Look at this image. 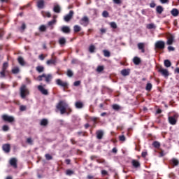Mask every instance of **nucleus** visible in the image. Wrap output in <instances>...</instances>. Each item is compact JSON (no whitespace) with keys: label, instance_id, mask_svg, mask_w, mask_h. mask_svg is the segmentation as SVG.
<instances>
[{"label":"nucleus","instance_id":"f257e3e1","mask_svg":"<svg viewBox=\"0 0 179 179\" xmlns=\"http://www.w3.org/2000/svg\"><path fill=\"white\" fill-rule=\"evenodd\" d=\"M68 107L69 105L65 101H59L56 106V108L59 110L60 114L62 115L65 114V113H66V110L69 111L68 114H69L70 113H72V109Z\"/></svg>","mask_w":179,"mask_h":179},{"label":"nucleus","instance_id":"f03ea898","mask_svg":"<svg viewBox=\"0 0 179 179\" xmlns=\"http://www.w3.org/2000/svg\"><path fill=\"white\" fill-rule=\"evenodd\" d=\"M20 97L22 99H26V96L30 94V91L29 90V88H27V86H26V85H21L20 88Z\"/></svg>","mask_w":179,"mask_h":179},{"label":"nucleus","instance_id":"7ed1b4c3","mask_svg":"<svg viewBox=\"0 0 179 179\" xmlns=\"http://www.w3.org/2000/svg\"><path fill=\"white\" fill-rule=\"evenodd\" d=\"M157 50H164L166 48V43L164 41H157L155 44Z\"/></svg>","mask_w":179,"mask_h":179},{"label":"nucleus","instance_id":"20e7f679","mask_svg":"<svg viewBox=\"0 0 179 179\" xmlns=\"http://www.w3.org/2000/svg\"><path fill=\"white\" fill-rule=\"evenodd\" d=\"M1 118L4 122H9L10 124L15 122V117L13 116H9L4 114L1 116Z\"/></svg>","mask_w":179,"mask_h":179},{"label":"nucleus","instance_id":"39448f33","mask_svg":"<svg viewBox=\"0 0 179 179\" xmlns=\"http://www.w3.org/2000/svg\"><path fill=\"white\" fill-rule=\"evenodd\" d=\"M56 82V85H57V86H61V87H64L65 89H68V86H69V84L68 83L66 82H64L62 81V80L61 79H57L55 80Z\"/></svg>","mask_w":179,"mask_h":179},{"label":"nucleus","instance_id":"423d86ee","mask_svg":"<svg viewBox=\"0 0 179 179\" xmlns=\"http://www.w3.org/2000/svg\"><path fill=\"white\" fill-rule=\"evenodd\" d=\"M89 17L87 16H84L81 20H80V24L82 26H84V27H86L89 25Z\"/></svg>","mask_w":179,"mask_h":179},{"label":"nucleus","instance_id":"0eeeda50","mask_svg":"<svg viewBox=\"0 0 179 179\" xmlns=\"http://www.w3.org/2000/svg\"><path fill=\"white\" fill-rule=\"evenodd\" d=\"M47 65H57V57L54 56V54L52 55L51 59H48L46 62Z\"/></svg>","mask_w":179,"mask_h":179},{"label":"nucleus","instance_id":"6e6552de","mask_svg":"<svg viewBox=\"0 0 179 179\" xmlns=\"http://www.w3.org/2000/svg\"><path fill=\"white\" fill-rule=\"evenodd\" d=\"M158 72H159V73H162V76H164L165 78L169 77V75H170V73H169V70L163 69V67H159L158 69Z\"/></svg>","mask_w":179,"mask_h":179},{"label":"nucleus","instance_id":"1a4fd4ad","mask_svg":"<svg viewBox=\"0 0 179 179\" xmlns=\"http://www.w3.org/2000/svg\"><path fill=\"white\" fill-rule=\"evenodd\" d=\"M174 35L169 34L166 41L167 45H173V44L174 43Z\"/></svg>","mask_w":179,"mask_h":179},{"label":"nucleus","instance_id":"9d476101","mask_svg":"<svg viewBox=\"0 0 179 179\" xmlns=\"http://www.w3.org/2000/svg\"><path fill=\"white\" fill-rule=\"evenodd\" d=\"M146 45V43H138L137 44L138 49L142 52V54H145L146 50H145V47Z\"/></svg>","mask_w":179,"mask_h":179},{"label":"nucleus","instance_id":"9b49d317","mask_svg":"<svg viewBox=\"0 0 179 179\" xmlns=\"http://www.w3.org/2000/svg\"><path fill=\"white\" fill-rule=\"evenodd\" d=\"M73 10H70L69 14H67L66 16L64 17V22H70V20L73 17Z\"/></svg>","mask_w":179,"mask_h":179},{"label":"nucleus","instance_id":"f8f14e48","mask_svg":"<svg viewBox=\"0 0 179 179\" xmlns=\"http://www.w3.org/2000/svg\"><path fill=\"white\" fill-rule=\"evenodd\" d=\"M38 90L41 92V93L44 96H48V90H46L45 88H44L43 85H38Z\"/></svg>","mask_w":179,"mask_h":179},{"label":"nucleus","instance_id":"ddd939ff","mask_svg":"<svg viewBox=\"0 0 179 179\" xmlns=\"http://www.w3.org/2000/svg\"><path fill=\"white\" fill-rule=\"evenodd\" d=\"M43 78H45V82L46 83H51V81L52 80V74H43Z\"/></svg>","mask_w":179,"mask_h":179},{"label":"nucleus","instance_id":"4468645a","mask_svg":"<svg viewBox=\"0 0 179 179\" xmlns=\"http://www.w3.org/2000/svg\"><path fill=\"white\" fill-rule=\"evenodd\" d=\"M2 150H3L5 153H9L10 152V144L9 143L3 144Z\"/></svg>","mask_w":179,"mask_h":179},{"label":"nucleus","instance_id":"2eb2a0df","mask_svg":"<svg viewBox=\"0 0 179 179\" xmlns=\"http://www.w3.org/2000/svg\"><path fill=\"white\" fill-rule=\"evenodd\" d=\"M61 31L64 34H69L71 33V27L69 26H63L61 27Z\"/></svg>","mask_w":179,"mask_h":179},{"label":"nucleus","instance_id":"dca6fc26","mask_svg":"<svg viewBox=\"0 0 179 179\" xmlns=\"http://www.w3.org/2000/svg\"><path fill=\"white\" fill-rule=\"evenodd\" d=\"M168 120L171 125H176V124H177V119L176 118V115H174V116H169Z\"/></svg>","mask_w":179,"mask_h":179},{"label":"nucleus","instance_id":"f3484780","mask_svg":"<svg viewBox=\"0 0 179 179\" xmlns=\"http://www.w3.org/2000/svg\"><path fill=\"white\" fill-rule=\"evenodd\" d=\"M169 164H171V166H173V167H176L178 166L179 161L178 159H177V158H173L171 160H169Z\"/></svg>","mask_w":179,"mask_h":179},{"label":"nucleus","instance_id":"a211bd4d","mask_svg":"<svg viewBox=\"0 0 179 179\" xmlns=\"http://www.w3.org/2000/svg\"><path fill=\"white\" fill-rule=\"evenodd\" d=\"M10 165L14 169H17V160L15 158H12L10 159Z\"/></svg>","mask_w":179,"mask_h":179},{"label":"nucleus","instance_id":"6ab92c4d","mask_svg":"<svg viewBox=\"0 0 179 179\" xmlns=\"http://www.w3.org/2000/svg\"><path fill=\"white\" fill-rule=\"evenodd\" d=\"M96 139H103V136H104V132L103 131V130H98L96 132Z\"/></svg>","mask_w":179,"mask_h":179},{"label":"nucleus","instance_id":"aec40b11","mask_svg":"<svg viewBox=\"0 0 179 179\" xmlns=\"http://www.w3.org/2000/svg\"><path fill=\"white\" fill-rule=\"evenodd\" d=\"M131 164L134 166L135 169H138V167H141V163L138 162L136 159H133L131 161Z\"/></svg>","mask_w":179,"mask_h":179},{"label":"nucleus","instance_id":"412c9836","mask_svg":"<svg viewBox=\"0 0 179 179\" xmlns=\"http://www.w3.org/2000/svg\"><path fill=\"white\" fill-rule=\"evenodd\" d=\"M37 7L39 9H44V0H39L37 1Z\"/></svg>","mask_w":179,"mask_h":179},{"label":"nucleus","instance_id":"4be33fe9","mask_svg":"<svg viewBox=\"0 0 179 179\" xmlns=\"http://www.w3.org/2000/svg\"><path fill=\"white\" fill-rule=\"evenodd\" d=\"M130 72L131 71L129 69H124L121 71V75H122V76H128Z\"/></svg>","mask_w":179,"mask_h":179},{"label":"nucleus","instance_id":"5701e85b","mask_svg":"<svg viewBox=\"0 0 179 179\" xmlns=\"http://www.w3.org/2000/svg\"><path fill=\"white\" fill-rule=\"evenodd\" d=\"M164 10V8H163V6H157L156 8V12L159 15H162V13H163Z\"/></svg>","mask_w":179,"mask_h":179},{"label":"nucleus","instance_id":"b1692460","mask_svg":"<svg viewBox=\"0 0 179 179\" xmlns=\"http://www.w3.org/2000/svg\"><path fill=\"white\" fill-rule=\"evenodd\" d=\"M133 62L134 64V65H139V64H141V58L138 57H134L133 59Z\"/></svg>","mask_w":179,"mask_h":179},{"label":"nucleus","instance_id":"393cba45","mask_svg":"<svg viewBox=\"0 0 179 179\" xmlns=\"http://www.w3.org/2000/svg\"><path fill=\"white\" fill-rule=\"evenodd\" d=\"M40 125L41 127H47L48 125V120H47V119H42L41 120Z\"/></svg>","mask_w":179,"mask_h":179},{"label":"nucleus","instance_id":"a878e982","mask_svg":"<svg viewBox=\"0 0 179 179\" xmlns=\"http://www.w3.org/2000/svg\"><path fill=\"white\" fill-rule=\"evenodd\" d=\"M17 61L21 66H24V65H26V62H24V59H23V57H19Z\"/></svg>","mask_w":179,"mask_h":179},{"label":"nucleus","instance_id":"bb28decb","mask_svg":"<svg viewBox=\"0 0 179 179\" xmlns=\"http://www.w3.org/2000/svg\"><path fill=\"white\" fill-rule=\"evenodd\" d=\"M53 10L55 13H61V7L59 5H56L54 6Z\"/></svg>","mask_w":179,"mask_h":179},{"label":"nucleus","instance_id":"cd10ccee","mask_svg":"<svg viewBox=\"0 0 179 179\" xmlns=\"http://www.w3.org/2000/svg\"><path fill=\"white\" fill-rule=\"evenodd\" d=\"M41 15L43 17H51V13L47 11H41Z\"/></svg>","mask_w":179,"mask_h":179},{"label":"nucleus","instance_id":"c85d7f7f","mask_svg":"<svg viewBox=\"0 0 179 179\" xmlns=\"http://www.w3.org/2000/svg\"><path fill=\"white\" fill-rule=\"evenodd\" d=\"M76 108H83V102L82 101H77L75 103Z\"/></svg>","mask_w":179,"mask_h":179},{"label":"nucleus","instance_id":"c756f323","mask_svg":"<svg viewBox=\"0 0 179 179\" xmlns=\"http://www.w3.org/2000/svg\"><path fill=\"white\" fill-rule=\"evenodd\" d=\"M152 146L154 148H155V149H160V146H161L160 142H159V141H154L152 143Z\"/></svg>","mask_w":179,"mask_h":179},{"label":"nucleus","instance_id":"7c9ffc66","mask_svg":"<svg viewBox=\"0 0 179 179\" xmlns=\"http://www.w3.org/2000/svg\"><path fill=\"white\" fill-rule=\"evenodd\" d=\"M164 64L166 68H170V66H171V62H170L169 59H166L164 62Z\"/></svg>","mask_w":179,"mask_h":179},{"label":"nucleus","instance_id":"2f4dec72","mask_svg":"<svg viewBox=\"0 0 179 179\" xmlns=\"http://www.w3.org/2000/svg\"><path fill=\"white\" fill-rule=\"evenodd\" d=\"M171 13L172 15V16H178V10L177 8H173L171 11Z\"/></svg>","mask_w":179,"mask_h":179},{"label":"nucleus","instance_id":"473e14b6","mask_svg":"<svg viewBox=\"0 0 179 179\" xmlns=\"http://www.w3.org/2000/svg\"><path fill=\"white\" fill-rule=\"evenodd\" d=\"M74 33H79L82 30V28L79 25H75L73 27Z\"/></svg>","mask_w":179,"mask_h":179},{"label":"nucleus","instance_id":"72a5a7b5","mask_svg":"<svg viewBox=\"0 0 179 179\" xmlns=\"http://www.w3.org/2000/svg\"><path fill=\"white\" fill-rule=\"evenodd\" d=\"M59 43L60 44V45H64V44H66V39L64 37L60 38L59 39Z\"/></svg>","mask_w":179,"mask_h":179},{"label":"nucleus","instance_id":"f704fd0d","mask_svg":"<svg viewBox=\"0 0 179 179\" xmlns=\"http://www.w3.org/2000/svg\"><path fill=\"white\" fill-rule=\"evenodd\" d=\"M19 72H20V69H19V67H14L12 69V73H14V75H17Z\"/></svg>","mask_w":179,"mask_h":179},{"label":"nucleus","instance_id":"c9c22d12","mask_svg":"<svg viewBox=\"0 0 179 179\" xmlns=\"http://www.w3.org/2000/svg\"><path fill=\"white\" fill-rule=\"evenodd\" d=\"M36 71L39 73H41V72H44V66H38L36 67Z\"/></svg>","mask_w":179,"mask_h":179},{"label":"nucleus","instance_id":"e433bc0d","mask_svg":"<svg viewBox=\"0 0 179 179\" xmlns=\"http://www.w3.org/2000/svg\"><path fill=\"white\" fill-rule=\"evenodd\" d=\"M94 50H96V46H94V45H91L89 47V52L91 54H93V52H94Z\"/></svg>","mask_w":179,"mask_h":179},{"label":"nucleus","instance_id":"4c0bfd02","mask_svg":"<svg viewBox=\"0 0 179 179\" xmlns=\"http://www.w3.org/2000/svg\"><path fill=\"white\" fill-rule=\"evenodd\" d=\"M152 83H148L146 85L145 90H147V92H150V90H152Z\"/></svg>","mask_w":179,"mask_h":179},{"label":"nucleus","instance_id":"58836bf2","mask_svg":"<svg viewBox=\"0 0 179 179\" xmlns=\"http://www.w3.org/2000/svg\"><path fill=\"white\" fill-rule=\"evenodd\" d=\"M103 55L104 57H106L107 58H109V57H111V53L108 50H103Z\"/></svg>","mask_w":179,"mask_h":179},{"label":"nucleus","instance_id":"ea45409f","mask_svg":"<svg viewBox=\"0 0 179 179\" xmlns=\"http://www.w3.org/2000/svg\"><path fill=\"white\" fill-rule=\"evenodd\" d=\"M66 176H72V175L75 174V172L71 169H67L66 171Z\"/></svg>","mask_w":179,"mask_h":179},{"label":"nucleus","instance_id":"a19ab883","mask_svg":"<svg viewBox=\"0 0 179 179\" xmlns=\"http://www.w3.org/2000/svg\"><path fill=\"white\" fill-rule=\"evenodd\" d=\"M66 75L67 76H69V78H72V76H73V72L72 71V70L68 69Z\"/></svg>","mask_w":179,"mask_h":179},{"label":"nucleus","instance_id":"79ce46f5","mask_svg":"<svg viewBox=\"0 0 179 179\" xmlns=\"http://www.w3.org/2000/svg\"><path fill=\"white\" fill-rule=\"evenodd\" d=\"M147 29H149L150 30L152 29H156V25H155V24H153V23L148 24L147 25Z\"/></svg>","mask_w":179,"mask_h":179},{"label":"nucleus","instance_id":"37998d69","mask_svg":"<svg viewBox=\"0 0 179 179\" xmlns=\"http://www.w3.org/2000/svg\"><path fill=\"white\" fill-rule=\"evenodd\" d=\"M8 66H9V64H8V62H4L3 64L2 71H8V70H6V69H8Z\"/></svg>","mask_w":179,"mask_h":179},{"label":"nucleus","instance_id":"c03bdc74","mask_svg":"<svg viewBox=\"0 0 179 179\" xmlns=\"http://www.w3.org/2000/svg\"><path fill=\"white\" fill-rule=\"evenodd\" d=\"M8 72V71H3L1 70L0 72V78H5L6 76V73Z\"/></svg>","mask_w":179,"mask_h":179},{"label":"nucleus","instance_id":"a18cd8bd","mask_svg":"<svg viewBox=\"0 0 179 179\" xmlns=\"http://www.w3.org/2000/svg\"><path fill=\"white\" fill-rule=\"evenodd\" d=\"M112 107L113 110H115V111H118L121 108L118 104H114Z\"/></svg>","mask_w":179,"mask_h":179},{"label":"nucleus","instance_id":"49530a36","mask_svg":"<svg viewBox=\"0 0 179 179\" xmlns=\"http://www.w3.org/2000/svg\"><path fill=\"white\" fill-rule=\"evenodd\" d=\"M102 16H103V17H108L110 16V14L108 13V12L107 10H104L102 13Z\"/></svg>","mask_w":179,"mask_h":179},{"label":"nucleus","instance_id":"de8ad7c7","mask_svg":"<svg viewBox=\"0 0 179 179\" xmlns=\"http://www.w3.org/2000/svg\"><path fill=\"white\" fill-rule=\"evenodd\" d=\"M110 26L112 29H117V23H115V22H111L110 23Z\"/></svg>","mask_w":179,"mask_h":179},{"label":"nucleus","instance_id":"09e8293b","mask_svg":"<svg viewBox=\"0 0 179 179\" xmlns=\"http://www.w3.org/2000/svg\"><path fill=\"white\" fill-rule=\"evenodd\" d=\"M2 131H3L4 132H8V131H9V126L3 125L2 127Z\"/></svg>","mask_w":179,"mask_h":179},{"label":"nucleus","instance_id":"8fccbe9b","mask_svg":"<svg viewBox=\"0 0 179 179\" xmlns=\"http://www.w3.org/2000/svg\"><path fill=\"white\" fill-rule=\"evenodd\" d=\"M26 110H27V106L24 105H21L20 106V111H26Z\"/></svg>","mask_w":179,"mask_h":179},{"label":"nucleus","instance_id":"3c124183","mask_svg":"<svg viewBox=\"0 0 179 179\" xmlns=\"http://www.w3.org/2000/svg\"><path fill=\"white\" fill-rule=\"evenodd\" d=\"M45 157L46 160H52V157L50 154H45Z\"/></svg>","mask_w":179,"mask_h":179},{"label":"nucleus","instance_id":"603ef678","mask_svg":"<svg viewBox=\"0 0 179 179\" xmlns=\"http://www.w3.org/2000/svg\"><path fill=\"white\" fill-rule=\"evenodd\" d=\"M96 71L98 72H103V71H104V66H99L96 69Z\"/></svg>","mask_w":179,"mask_h":179},{"label":"nucleus","instance_id":"864d4df0","mask_svg":"<svg viewBox=\"0 0 179 179\" xmlns=\"http://www.w3.org/2000/svg\"><path fill=\"white\" fill-rule=\"evenodd\" d=\"M55 23H57V20L54 19L51 21H50L48 24V26H52V24H55Z\"/></svg>","mask_w":179,"mask_h":179},{"label":"nucleus","instance_id":"5fc2aeb1","mask_svg":"<svg viewBox=\"0 0 179 179\" xmlns=\"http://www.w3.org/2000/svg\"><path fill=\"white\" fill-rule=\"evenodd\" d=\"M113 3H115L116 5H121L122 3V0H113Z\"/></svg>","mask_w":179,"mask_h":179},{"label":"nucleus","instance_id":"6e6d98bb","mask_svg":"<svg viewBox=\"0 0 179 179\" xmlns=\"http://www.w3.org/2000/svg\"><path fill=\"white\" fill-rule=\"evenodd\" d=\"M39 30H40V31H45V30H47V27H45V25H41L39 27Z\"/></svg>","mask_w":179,"mask_h":179},{"label":"nucleus","instance_id":"4d7b16f0","mask_svg":"<svg viewBox=\"0 0 179 179\" xmlns=\"http://www.w3.org/2000/svg\"><path fill=\"white\" fill-rule=\"evenodd\" d=\"M27 143L29 145H33V139H31V138H27Z\"/></svg>","mask_w":179,"mask_h":179},{"label":"nucleus","instance_id":"13d9d810","mask_svg":"<svg viewBox=\"0 0 179 179\" xmlns=\"http://www.w3.org/2000/svg\"><path fill=\"white\" fill-rule=\"evenodd\" d=\"M101 173L103 177H105V176H108V172L106 170H102Z\"/></svg>","mask_w":179,"mask_h":179},{"label":"nucleus","instance_id":"bf43d9fd","mask_svg":"<svg viewBox=\"0 0 179 179\" xmlns=\"http://www.w3.org/2000/svg\"><path fill=\"white\" fill-rule=\"evenodd\" d=\"M96 162L99 164H104L106 163V159H96Z\"/></svg>","mask_w":179,"mask_h":179},{"label":"nucleus","instance_id":"052dcab7","mask_svg":"<svg viewBox=\"0 0 179 179\" xmlns=\"http://www.w3.org/2000/svg\"><path fill=\"white\" fill-rule=\"evenodd\" d=\"M80 83H81L80 80L75 81L73 83V86H76V87L80 86Z\"/></svg>","mask_w":179,"mask_h":179},{"label":"nucleus","instance_id":"680f3d73","mask_svg":"<svg viewBox=\"0 0 179 179\" xmlns=\"http://www.w3.org/2000/svg\"><path fill=\"white\" fill-rule=\"evenodd\" d=\"M160 152H159V157H163L164 156V150L159 149Z\"/></svg>","mask_w":179,"mask_h":179},{"label":"nucleus","instance_id":"e2e57ef3","mask_svg":"<svg viewBox=\"0 0 179 179\" xmlns=\"http://www.w3.org/2000/svg\"><path fill=\"white\" fill-rule=\"evenodd\" d=\"M5 34V31L3 29H0V38H2Z\"/></svg>","mask_w":179,"mask_h":179},{"label":"nucleus","instance_id":"0e129e2a","mask_svg":"<svg viewBox=\"0 0 179 179\" xmlns=\"http://www.w3.org/2000/svg\"><path fill=\"white\" fill-rule=\"evenodd\" d=\"M119 139H120V141H121L122 142L125 141V136H124V135L120 136H119Z\"/></svg>","mask_w":179,"mask_h":179},{"label":"nucleus","instance_id":"69168bd1","mask_svg":"<svg viewBox=\"0 0 179 179\" xmlns=\"http://www.w3.org/2000/svg\"><path fill=\"white\" fill-rule=\"evenodd\" d=\"M90 120H91V121H93L94 122H97V117H90Z\"/></svg>","mask_w":179,"mask_h":179},{"label":"nucleus","instance_id":"338daca9","mask_svg":"<svg viewBox=\"0 0 179 179\" xmlns=\"http://www.w3.org/2000/svg\"><path fill=\"white\" fill-rule=\"evenodd\" d=\"M150 8H155L156 6V3H155V1H152L150 3Z\"/></svg>","mask_w":179,"mask_h":179},{"label":"nucleus","instance_id":"774afa93","mask_svg":"<svg viewBox=\"0 0 179 179\" xmlns=\"http://www.w3.org/2000/svg\"><path fill=\"white\" fill-rule=\"evenodd\" d=\"M176 48H174V47L173 46H169L168 47V50L169 51H175Z\"/></svg>","mask_w":179,"mask_h":179}]
</instances>
